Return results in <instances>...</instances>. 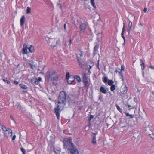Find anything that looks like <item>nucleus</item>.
Instances as JSON below:
<instances>
[{
    "label": "nucleus",
    "instance_id": "nucleus-38",
    "mask_svg": "<svg viewBox=\"0 0 154 154\" xmlns=\"http://www.w3.org/2000/svg\"><path fill=\"white\" fill-rule=\"evenodd\" d=\"M37 80L38 81V83H39V82L41 81L42 80V78L41 77H38L37 79Z\"/></svg>",
    "mask_w": 154,
    "mask_h": 154
},
{
    "label": "nucleus",
    "instance_id": "nucleus-30",
    "mask_svg": "<svg viewBox=\"0 0 154 154\" xmlns=\"http://www.w3.org/2000/svg\"><path fill=\"white\" fill-rule=\"evenodd\" d=\"M71 75H70L69 73L68 72H66V78L67 79L68 78H69Z\"/></svg>",
    "mask_w": 154,
    "mask_h": 154
},
{
    "label": "nucleus",
    "instance_id": "nucleus-22",
    "mask_svg": "<svg viewBox=\"0 0 154 154\" xmlns=\"http://www.w3.org/2000/svg\"><path fill=\"white\" fill-rule=\"evenodd\" d=\"M102 80L104 82L106 83L107 82L108 78L107 77H105L102 78Z\"/></svg>",
    "mask_w": 154,
    "mask_h": 154
},
{
    "label": "nucleus",
    "instance_id": "nucleus-48",
    "mask_svg": "<svg viewBox=\"0 0 154 154\" xmlns=\"http://www.w3.org/2000/svg\"><path fill=\"white\" fill-rule=\"evenodd\" d=\"M123 35H124V33H122H122H121V36H122V38L123 37H124Z\"/></svg>",
    "mask_w": 154,
    "mask_h": 154
},
{
    "label": "nucleus",
    "instance_id": "nucleus-50",
    "mask_svg": "<svg viewBox=\"0 0 154 154\" xmlns=\"http://www.w3.org/2000/svg\"><path fill=\"white\" fill-rule=\"evenodd\" d=\"M17 107H21V106L19 104H18L17 106Z\"/></svg>",
    "mask_w": 154,
    "mask_h": 154
},
{
    "label": "nucleus",
    "instance_id": "nucleus-54",
    "mask_svg": "<svg viewBox=\"0 0 154 154\" xmlns=\"http://www.w3.org/2000/svg\"><path fill=\"white\" fill-rule=\"evenodd\" d=\"M91 119H90V118H89V119H88V120H89V122H90Z\"/></svg>",
    "mask_w": 154,
    "mask_h": 154
},
{
    "label": "nucleus",
    "instance_id": "nucleus-53",
    "mask_svg": "<svg viewBox=\"0 0 154 154\" xmlns=\"http://www.w3.org/2000/svg\"><path fill=\"white\" fill-rule=\"evenodd\" d=\"M92 68V66H89V69H91Z\"/></svg>",
    "mask_w": 154,
    "mask_h": 154
},
{
    "label": "nucleus",
    "instance_id": "nucleus-36",
    "mask_svg": "<svg viewBox=\"0 0 154 154\" xmlns=\"http://www.w3.org/2000/svg\"><path fill=\"white\" fill-rule=\"evenodd\" d=\"M81 80L80 77L78 76V82H81Z\"/></svg>",
    "mask_w": 154,
    "mask_h": 154
},
{
    "label": "nucleus",
    "instance_id": "nucleus-1",
    "mask_svg": "<svg viewBox=\"0 0 154 154\" xmlns=\"http://www.w3.org/2000/svg\"><path fill=\"white\" fill-rule=\"evenodd\" d=\"M66 93L64 91L60 93L58 98V106L54 111L58 119H59V111L62 110L66 104Z\"/></svg>",
    "mask_w": 154,
    "mask_h": 154
},
{
    "label": "nucleus",
    "instance_id": "nucleus-40",
    "mask_svg": "<svg viewBox=\"0 0 154 154\" xmlns=\"http://www.w3.org/2000/svg\"><path fill=\"white\" fill-rule=\"evenodd\" d=\"M14 83L16 85H17L18 84L19 82L17 81H14Z\"/></svg>",
    "mask_w": 154,
    "mask_h": 154
},
{
    "label": "nucleus",
    "instance_id": "nucleus-42",
    "mask_svg": "<svg viewBox=\"0 0 154 154\" xmlns=\"http://www.w3.org/2000/svg\"><path fill=\"white\" fill-rule=\"evenodd\" d=\"M10 119L12 120H14V118H13V117L12 116V115H10Z\"/></svg>",
    "mask_w": 154,
    "mask_h": 154
},
{
    "label": "nucleus",
    "instance_id": "nucleus-14",
    "mask_svg": "<svg viewBox=\"0 0 154 154\" xmlns=\"http://www.w3.org/2000/svg\"><path fill=\"white\" fill-rule=\"evenodd\" d=\"M27 49L26 44H24L23 45V51L22 52L23 54H27Z\"/></svg>",
    "mask_w": 154,
    "mask_h": 154
},
{
    "label": "nucleus",
    "instance_id": "nucleus-24",
    "mask_svg": "<svg viewBox=\"0 0 154 154\" xmlns=\"http://www.w3.org/2000/svg\"><path fill=\"white\" fill-rule=\"evenodd\" d=\"M98 45H96L94 48V53L95 54L97 51L98 50Z\"/></svg>",
    "mask_w": 154,
    "mask_h": 154
},
{
    "label": "nucleus",
    "instance_id": "nucleus-31",
    "mask_svg": "<svg viewBox=\"0 0 154 154\" xmlns=\"http://www.w3.org/2000/svg\"><path fill=\"white\" fill-rule=\"evenodd\" d=\"M125 24L124 23H123V27L122 28V33H124L125 31Z\"/></svg>",
    "mask_w": 154,
    "mask_h": 154
},
{
    "label": "nucleus",
    "instance_id": "nucleus-13",
    "mask_svg": "<svg viewBox=\"0 0 154 154\" xmlns=\"http://www.w3.org/2000/svg\"><path fill=\"white\" fill-rule=\"evenodd\" d=\"M31 82L33 85H37L39 84L38 81L37 80V78H32L31 79Z\"/></svg>",
    "mask_w": 154,
    "mask_h": 154
},
{
    "label": "nucleus",
    "instance_id": "nucleus-21",
    "mask_svg": "<svg viewBox=\"0 0 154 154\" xmlns=\"http://www.w3.org/2000/svg\"><path fill=\"white\" fill-rule=\"evenodd\" d=\"M91 3L95 9L96 8V7L94 3V0H91Z\"/></svg>",
    "mask_w": 154,
    "mask_h": 154
},
{
    "label": "nucleus",
    "instance_id": "nucleus-46",
    "mask_svg": "<svg viewBox=\"0 0 154 154\" xmlns=\"http://www.w3.org/2000/svg\"><path fill=\"white\" fill-rule=\"evenodd\" d=\"M57 5L58 6L59 8H61V4H58Z\"/></svg>",
    "mask_w": 154,
    "mask_h": 154
},
{
    "label": "nucleus",
    "instance_id": "nucleus-17",
    "mask_svg": "<svg viewBox=\"0 0 154 154\" xmlns=\"http://www.w3.org/2000/svg\"><path fill=\"white\" fill-rule=\"evenodd\" d=\"M94 135L93 136V139L92 140V143L93 144H95L96 143V133H94Z\"/></svg>",
    "mask_w": 154,
    "mask_h": 154
},
{
    "label": "nucleus",
    "instance_id": "nucleus-4",
    "mask_svg": "<svg viewBox=\"0 0 154 154\" xmlns=\"http://www.w3.org/2000/svg\"><path fill=\"white\" fill-rule=\"evenodd\" d=\"M55 72L54 71H48L45 74V77L46 79L48 81H51L53 79V80H56V79L54 78L52 79V75L54 74Z\"/></svg>",
    "mask_w": 154,
    "mask_h": 154
},
{
    "label": "nucleus",
    "instance_id": "nucleus-51",
    "mask_svg": "<svg viewBox=\"0 0 154 154\" xmlns=\"http://www.w3.org/2000/svg\"><path fill=\"white\" fill-rule=\"evenodd\" d=\"M127 106H128V108H129V107H131V105H129V104H128V105H127Z\"/></svg>",
    "mask_w": 154,
    "mask_h": 154
},
{
    "label": "nucleus",
    "instance_id": "nucleus-55",
    "mask_svg": "<svg viewBox=\"0 0 154 154\" xmlns=\"http://www.w3.org/2000/svg\"><path fill=\"white\" fill-rule=\"evenodd\" d=\"M30 67H31V68H32V69H33L32 66L31 64H30Z\"/></svg>",
    "mask_w": 154,
    "mask_h": 154
},
{
    "label": "nucleus",
    "instance_id": "nucleus-34",
    "mask_svg": "<svg viewBox=\"0 0 154 154\" xmlns=\"http://www.w3.org/2000/svg\"><path fill=\"white\" fill-rule=\"evenodd\" d=\"M131 28H128L127 30V32H128V35H130V32H131Z\"/></svg>",
    "mask_w": 154,
    "mask_h": 154
},
{
    "label": "nucleus",
    "instance_id": "nucleus-32",
    "mask_svg": "<svg viewBox=\"0 0 154 154\" xmlns=\"http://www.w3.org/2000/svg\"><path fill=\"white\" fill-rule=\"evenodd\" d=\"M116 107L117 109L121 113H122V110L120 108L119 106L117 105H116Z\"/></svg>",
    "mask_w": 154,
    "mask_h": 154
},
{
    "label": "nucleus",
    "instance_id": "nucleus-56",
    "mask_svg": "<svg viewBox=\"0 0 154 154\" xmlns=\"http://www.w3.org/2000/svg\"><path fill=\"white\" fill-rule=\"evenodd\" d=\"M122 38H123V39H124V41H125V37L124 36V37H122Z\"/></svg>",
    "mask_w": 154,
    "mask_h": 154
},
{
    "label": "nucleus",
    "instance_id": "nucleus-19",
    "mask_svg": "<svg viewBox=\"0 0 154 154\" xmlns=\"http://www.w3.org/2000/svg\"><path fill=\"white\" fill-rule=\"evenodd\" d=\"M128 127H132L133 126V122L131 121H129L128 122Z\"/></svg>",
    "mask_w": 154,
    "mask_h": 154
},
{
    "label": "nucleus",
    "instance_id": "nucleus-60",
    "mask_svg": "<svg viewBox=\"0 0 154 154\" xmlns=\"http://www.w3.org/2000/svg\"><path fill=\"white\" fill-rule=\"evenodd\" d=\"M100 96H99V99H100Z\"/></svg>",
    "mask_w": 154,
    "mask_h": 154
},
{
    "label": "nucleus",
    "instance_id": "nucleus-61",
    "mask_svg": "<svg viewBox=\"0 0 154 154\" xmlns=\"http://www.w3.org/2000/svg\"><path fill=\"white\" fill-rule=\"evenodd\" d=\"M136 100H134V101H136Z\"/></svg>",
    "mask_w": 154,
    "mask_h": 154
},
{
    "label": "nucleus",
    "instance_id": "nucleus-49",
    "mask_svg": "<svg viewBox=\"0 0 154 154\" xmlns=\"http://www.w3.org/2000/svg\"><path fill=\"white\" fill-rule=\"evenodd\" d=\"M64 28L65 29H66V24H64Z\"/></svg>",
    "mask_w": 154,
    "mask_h": 154
},
{
    "label": "nucleus",
    "instance_id": "nucleus-8",
    "mask_svg": "<svg viewBox=\"0 0 154 154\" xmlns=\"http://www.w3.org/2000/svg\"><path fill=\"white\" fill-rule=\"evenodd\" d=\"M77 79V76H75V77L71 75V76L66 79L67 82L69 84H71L73 82L75 79Z\"/></svg>",
    "mask_w": 154,
    "mask_h": 154
},
{
    "label": "nucleus",
    "instance_id": "nucleus-47",
    "mask_svg": "<svg viewBox=\"0 0 154 154\" xmlns=\"http://www.w3.org/2000/svg\"><path fill=\"white\" fill-rule=\"evenodd\" d=\"M150 68L154 70V66H150Z\"/></svg>",
    "mask_w": 154,
    "mask_h": 154
},
{
    "label": "nucleus",
    "instance_id": "nucleus-52",
    "mask_svg": "<svg viewBox=\"0 0 154 154\" xmlns=\"http://www.w3.org/2000/svg\"><path fill=\"white\" fill-rule=\"evenodd\" d=\"M69 41H70V42H69V45H70L71 43V39Z\"/></svg>",
    "mask_w": 154,
    "mask_h": 154
},
{
    "label": "nucleus",
    "instance_id": "nucleus-10",
    "mask_svg": "<svg viewBox=\"0 0 154 154\" xmlns=\"http://www.w3.org/2000/svg\"><path fill=\"white\" fill-rule=\"evenodd\" d=\"M25 18L24 15H23L20 19V25L21 27H23L25 21Z\"/></svg>",
    "mask_w": 154,
    "mask_h": 154
},
{
    "label": "nucleus",
    "instance_id": "nucleus-3",
    "mask_svg": "<svg viewBox=\"0 0 154 154\" xmlns=\"http://www.w3.org/2000/svg\"><path fill=\"white\" fill-rule=\"evenodd\" d=\"M3 133L5 136L7 138L11 137L12 135V131L3 125L2 126Z\"/></svg>",
    "mask_w": 154,
    "mask_h": 154
},
{
    "label": "nucleus",
    "instance_id": "nucleus-9",
    "mask_svg": "<svg viewBox=\"0 0 154 154\" xmlns=\"http://www.w3.org/2000/svg\"><path fill=\"white\" fill-rule=\"evenodd\" d=\"M85 60L79 58L78 57V61L79 63V66L81 68H83L84 66Z\"/></svg>",
    "mask_w": 154,
    "mask_h": 154
},
{
    "label": "nucleus",
    "instance_id": "nucleus-15",
    "mask_svg": "<svg viewBox=\"0 0 154 154\" xmlns=\"http://www.w3.org/2000/svg\"><path fill=\"white\" fill-rule=\"evenodd\" d=\"M101 92L105 94L107 93V91L106 89L103 86H101L100 88Z\"/></svg>",
    "mask_w": 154,
    "mask_h": 154
},
{
    "label": "nucleus",
    "instance_id": "nucleus-2",
    "mask_svg": "<svg viewBox=\"0 0 154 154\" xmlns=\"http://www.w3.org/2000/svg\"><path fill=\"white\" fill-rule=\"evenodd\" d=\"M64 148L70 151L71 154H77V149L72 143L71 140L68 138L63 140Z\"/></svg>",
    "mask_w": 154,
    "mask_h": 154
},
{
    "label": "nucleus",
    "instance_id": "nucleus-33",
    "mask_svg": "<svg viewBox=\"0 0 154 154\" xmlns=\"http://www.w3.org/2000/svg\"><path fill=\"white\" fill-rule=\"evenodd\" d=\"M21 150L23 154H26V151L23 148H21Z\"/></svg>",
    "mask_w": 154,
    "mask_h": 154
},
{
    "label": "nucleus",
    "instance_id": "nucleus-23",
    "mask_svg": "<svg viewBox=\"0 0 154 154\" xmlns=\"http://www.w3.org/2000/svg\"><path fill=\"white\" fill-rule=\"evenodd\" d=\"M31 13V8L30 7H28L27 8L26 10V14H30Z\"/></svg>",
    "mask_w": 154,
    "mask_h": 154
},
{
    "label": "nucleus",
    "instance_id": "nucleus-44",
    "mask_svg": "<svg viewBox=\"0 0 154 154\" xmlns=\"http://www.w3.org/2000/svg\"><path fill=\"white\" fill-rule=\"evenodd\" d=\"M121 78L122 79V80L123 81H124V79H123V76H121Z\"/></svg>",
    "mask_w": 154,
    "mask_h": 154
},
{
    "label": "nucleus",
    "instance_id": "nucleus-5",
    "mask_svg": "<svg viewBox=\"0 0 154 154\" xmlns=\"http://www.w3.org/2000/svg\"><path fill=\"white\" fill-rule=\"evenodd\" d=\"M82 82L86 88L88 89L89 86L88 80V77L86 76V73L83 72L82 75Z\"/></svg>",
    "mask_w": 154,
    "mask_h": 154
},
{
    "label": "nucleus",
    "instance_id": "nucleus-29",
    "mask_svg": "<svg viewBox=\"0 0 154 154\" xmlns=\"http://www.w3.org/2000/svg\"><path fill=\"white\" fill-rule=\"evenodd\" d=\"M83 51L81 49H80L79 50V55L80 56V57H82L83 56Z\"/></svg>",
    "mask_w": 154,
    "mask_h": 154
},
{
    "label": "nucleus",
    "instance_id": "nucleus-35",
    "mask_svg": "<svg viewBox=\"0 0 154 154\" xmlns=\"http://www.w3.org/2000/svg\"><path fill=\"white\" fill-rule=\"evenodd\" d=\"M124 70V66L123 65H122L121 67V72H122Z\"/></svg>",
    "mask_w": 154,
    "mask_h": 154
},
{
    "label": "nucleus",
    "instance_id": "nucleus-27",
    "mask_svg": "<svg viewBox=\"0 0 154 154\" xmlns=\"http://www.w3.org/2000/svg\"><path fill=\"white\" fill-rule=\"evenodd\" d=\"M116 89V86L114 85H111L110 87V90L112 91H113Z\"/></svg>",
    "mask_w": 154,
    "mask_h": 154
},
{
    "label": "nucleus",
    "instance_id": "nucleus-6",
    "mask_svg": "<svg viewBox=\"0 0 154 154\" xmlns=\"http://www.w3.org/2000/svg\"><path fill=\"white\" fill-rule=\"evenodd\" d=\"M86 29V25L84 23L81 22L79 25V33L80 34L84 33Z\"/></svg>",
    "mask_w": 154,
    "mask_h": 154
},
{
    "label": "nucleus",
    "instance_id": "nucleus-59",
    "mask_svg": "<svg viewBox=\"0 0 154 154\" xmlns=\"http://www.w3.org/2000/svg\"><path fill=\"white\" fill-rule=\"evenodd\" d=\"M79 109H80V110H81L82 109V107H80L79 108Z\"/></svg>",
    "mask_w": 154,
    "mask_h": 154
},
{
    "label": "nucleus",
    "instance_id": "nucleus-58",
    "mask_svg": "<svg viewBox=\"0 0 154 154\" xmlns=\"http://www.w3.org/2000/svg\"><path fill=\"white\" fill-rule=\"evenodd\" d=\"M88 72H89L90 73H91V72L90 71V69H89L88 71Z\"/></svg>",
    "mask_w": 154,
    "mask_h": 154
},
{
    "label": "nucleus",
    "instance_id": "nucleus-18",
    "mask_svg": "<svg viewBox=\"0 0 154 154\" xmlns=\"http://www.w3.org/2000/svg\"><path fill=\"white\" fill-rule=\"evenodd\" d=\"M20 86L21 88L23 89H26L27 88V86L26 85L23 84H20Z\"/></svg>",
    "mask_w": 154,
    "mask_h": 154
},
{
    "label": "nucleus",
    "instance_id": "nucleus-28",
    "mask_svg": "<svg viewBox=\"0 0 154 154\" xmlns=\"http://www.w3.org/2000/svg\"><path fill=\"white\" fill-rule=\"evenodd\" d=\"M125 114L127 116L129 117V118H132L134 116L133 115L130 114L126 112L125 113Z\"/></svg>",
    "mask_w": 154,
    "mask_h": 154
},
{
    "label": "nucleus",
    "instance_id": "nucleus-57",
    "mask_svg": "<svg viewBox=\"0 0 154 154\" xmlns=\"http://www.w3.org/2000/svg\"><path fill=\"white\" fill-rule=\"evenodd\" d=\"M139 25H140L141 26H142V25L141 23H139Z\"/></svg>",
    "mask_w": 154,
    "mask_h": 154
},
{
    "label": "nucleus",
    "instance_id": "nucleus-45",
    "mask_svg": "<svg viewBox=\"0 0 154 154\" xmlns=\"http://www.w3.org/2000/svg\"><path fill=\"white\" fill-rule=\"evenodd\" d=\"M90 118V119H91L93 118H94V116L92 115H91Z\"/></svg>",
    "mask_w": 154,
    "mask_h": 154
},
{
    "label": "nucleus",
    "instance_id": "nucleus-11",
    "mask_svg": "<svg viewBox=\"0 0 154 154\" xmlns=\"http://www.w3.org/2000/svg\"><path fill=\"white\" fill-rule=\"evenodd\" d=\"M127 91V88L125 84L124 87H122L121 89V92L122 94H124Z\"/></svg>",
    "mask_w": 154,
    "mask_h": 154
},
{
    "label": "nucleus",
    "instance_id": "nucleus-37",
    "mask_svg": "<svg viewBox=\"0 0 154 154\" xmlns=\"http://www.w3.org/2000/svg\"><path fill=\"white\" fill-rule=\"evenodd\" d=\"M3 80L5 82H6V83H7L8 84H10V81H8V80H7L6 79H3Z\"/></svg>",
    "mask_w": 154,
    "mask_h": 154
},
{
    "label": "nucleus",
    "instance_id": "nucleus-16",
    "mask_svg": "<svg viewBox=\"0 0 154 154\" xmlns=\"http://www.w3.org/2000/svg\"><path fill=\"white\" fill-rule=\"evenodd\" d=\"M121 126L122 127H126L128 128V123L125 122L124 123L121 124Z\"/></svg>",
    "mask_w": 154,
    "mask_h": 154
},
{
    "label": "nucleus",
    "instance_id": "nucleus-12",
    "mask_svg": "<svg viewBox=\"0 0 154 154\" xmlns=\"http://www.w3.org/2000/svg\"><path fill=\"white\" fill-rule=\"evenodd\" d=\"M27 48V49L29 50V52H32L34 51V47L31 45H26Z\"/></svg>",
    "mask_w": 154,
    "mask_h": 154
},
{
    "label": "nucleus",
    "instance_id": "nucleus-25",
    "mask_svg": "<svg viewBox=\"0 0 154 154\" xmlns=\"http://www.w3.org/2000/svg\"><path fill=\"white\" fill-rule=\"evenodd\" d=\"M128 20L129 21V22L128 24V28H131V29L132 26V22H131L130 20H129V18H128Z\"/></svg>",
    "mask_w": 154,
    "mask_h": 154
},
{
    "label": "nucleus",
    "instance_id": "nucleus-7",
    "mask_svg": "<svg viewBox=\"0 0 154 154\" xmlns=\"http://www.w3.org/2000/svg\"><path fill=\"white\" fill-rule=\"evenodd\" d=\"M45 39L49 45L51 46L52 48L55 47V46L52 45L53 42H55V40L54 38H50L48 36H46Z\"/></svg>",
    "mask_w": 154,
    "mask_h": 154
},
{
    "label": "nucleus",
    "instance_id": "nucleus-20",
    "mask_svg": "<svg viewBox=\"0 0 154 154\" xmlns=\"http://www.w3.org/2000/svg\"><path fill=\"white\" fill-rule=\"evenodd\" d=\"M140 61L141 63V69L142 70H143L144 68V64L143 62L141 59L140 60Z\"/></svg>",
    "mask_w": 154,
    "mask_h": 154
},
{
    "label": "nucleus",
    "instance_id": "nucleus-41",
    "mask_svg": "<svg viewBox=\"0 0 154 154\" xmlns=\"http://www.w3.org/2000/svg\"><path fill=\"white\" fill-rule=\"evenodd\" d=\"M16 136L15 135H14L12 138V140H14L16 138Z\"/></svg>",
    "mask_w": 154,
    "mask_h": 154
},
{
    "label": "nucleus",
    "instance_id": "nucleus-39",
    "mask_svg": "<svg viewBox=\"0 0 154 154\" xmlns=\"http://www.w3.org/2000/svg\"><path fill=\"white\" fill-rule=\"evenodd\" d=\"M122 72H119V75L120 76H122L123 75V74L122 73Z\"/></svg>",
    "mask_w": 154,
    "mask_h": 154
},
{
    "label": "nucleus",
    "instance_id": "nucleus-62",
    "mask_svg": "<svg viewBox=\"0 0 154 154\" xmlns=\"http://www.w3.org/2000/svg\"><path fill=\"white\" fill-rule=\"evenodd\" d=\"M136 100H134V101H136Z\"/></svg>",
    "mask_w": 154,
    "mask_h": 154
},
{
    "label": "nucleus",
    "instance_id": "nucleus-26",
    "mask_svg": "<svg viewBox=\"0 0 154 154\" xmlns=\"http://www.w3.org/2000/svg\"><path fill=\"white\" fill-rule=\"evenodd\" d=\"M114 82L112 80H108V84L109 85H113Z\"/></svg>",
    "mask_w": 154,
    "mask_h": 154
},
{
    "label": "nucleus",
    "instance_id": "nucleus-43",
    "mask_svg": "<svg viewBox=\"0 0 154 154\" xmlns=\"http://www.w3.org/2000/svg\"><path fill=\"white\" fill-rule=\"evenodd\" d=\"M147 10V9L146 8H145L143 10V11L144 12H146V11Z\"/></svg>",
    "mask_w": 154,
    "mask_h": 154
}]
</instances>
